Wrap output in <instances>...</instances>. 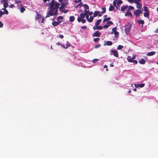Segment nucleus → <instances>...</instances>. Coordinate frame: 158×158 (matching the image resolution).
Listing matches in <instances>:
<instances>
[{"mask_svg": "<svg viewBox=\"0 0 158 158\" xmlns=\"http://www.w3.org/2000/svg\"><path fill=\"white\" fill-rule=\"evenodd\" d=\"M60 4L58 2L55 3L54 0H52L49 4L50 10L47 13L45 18L52 15H56L58 12V9Z\"/></svg>", "mask_w": 158, "mask_h": 158, "instance_id": "f257e3e1", "label": "nucleus"}, {"mask_svg": "<svg viewBox=\"0 0 158 158\" xmlns=\"http://www.w3.org/2000/svg\"><path fill=\"white\" fill-rule=\"evenodd\" d=\"M142 9H137L136 10L134 11V14L136 16L139 17L140 15L142 13Z\"/></svg>", "mask_w": 158, "mask_h": 158, "instance_id": "f03ea898", "label": "nucleus"}, {"mask_svg": "<svg viewBox=\"0 0 158 158\" xmlns=\"http://www.w3.org/2000/svg\"><path fill=\"white\" fill-rule=\"evenodd\" d=\"M61 22L62 21L61 20H58V21H53L52 23V24L53 26L56 27L59 25Z\"/></svg>", "mask_w": 158, "mask_h": 158, "instance_id": "7ed1b4c3", "label": "nucleus"}, {"mask_svg": "<svg viewBox=\"0 0 158 158\" xmlns=\"http://www.w3.org/2000/svg\"><path fill=\"white\" fill-rule=\"evenodd\" d=\"M101 35V33L98 31H96L93 34V37H100Z\"/></svg>", "mask_w": 158, "mask_h": 158, "instance_id": "20e7f679", "label": "nucleus"}, {"mask_svg": "<svg viewBox=\"0 0 158 158\" xmlns=\"http://www.w3.org/2000/svg\"><path fill=\"white\" fill-rule=\"evenodd\" d=\"M3 3V7L5 8H6L8 6V4L6 0H2L1 1Z\"/></svg>", "mask_w": 158, "mask_h": 158, "instance_id": "39448f33", "label": "nucleus"}, {"mask_svg": "<svg viewBox=\"0 0 158 158\" xmlns=\"http://www.w3.org/2000/svg\"><path fill=\"white\" fill-rule=\"evenodd\" d=\"M113 53V54L115 57H118V51L116 50H112L111 51Z\"/></svg>", "mask_w": 158, "mask_h": 158, "instance_id": "423d86ee", "label": "nucleus"}, {"mask_svg": "<svg viewBox=\"0 0 158 158\" xmlns=\"http://www.w3.org/2000/svg\"><path fill=\"white\" fill-rule=\"evenodd\" d=\"M84 13H81L80 15V17L82 19H83L85 18V15L88 14V11H84Z\"/></svg>", "mask_w": 158, "mask_h": 158, "instance_id": "0eeeda50", "label": "nucleus"}, {"mask_svg": "<svg viewBox=\"0 0 158 158\" xmlns=\"http://www.w3.org/2000/svg\"><path fill=\"white\" fill-rule=\"evenodd\" d=\"M128 7V6L127 5H123L121 7V10L123 11L125 10H127Z\"/></svg>", "mask_w": 158, "mask_h": 158, "instance_id": "6e6552de", "label": "nucleus"}, {"mask_svg": "<svg viewBox=\"0 0 158 158\" xmlns=\"http://www.w3.org/2000/svg\"><path fill=\"white\" fill-rule=\"evenodd\" d=\"M144 84L142 83L141 84H135V86L136 88H138L139 87H140L141 88L143 87L144 86Z\"/></svg>", "mask_w": 158, "mask_h": 158, "instance_id": "1a4fd4ad", "label": "nucleus"}, {"mask_svg": "<svg viewBox=\"0 0 158 158\" xmlns=\"http://www.w3.org/2000/svg\"><path fill=\"white\" fill-rule=\"evenodd\" d=\"M83 6L84 7V8H85V9L84 11H87L88 12V11H89V8L87 4H83Z\"/></svg>", "mask_w": 158, "mask_h": 158, "instance_id": "9d476101", "label": "nucleus"}, {"mask_svg": "<svg viewBox=\"0 0 158 158\" xmlns=\"http://www.w3.org/2000/svg\"><path fill=\"white\" fill-rule=\"evenodd\" d=\"M66 6V5L65 4H62L59 8V10L60 11H61L63 10V9L65 8Z\"/></svg>", "mask_w": 158, "mask_h": 158, "instance_id": "9b49d317", "label": "nucleus"}, {"mask_svg": "<svg viewBox=\"0 0 158 158\" xmlns=\"http://www.w3.org/2000/svg\"><path fill=\"white\" fill-rule=\"evenodd\" d=\"M137 22L139 24H142V27H143V25L144 23V22L143 20L142 19L139 20L137 21Z\"/></svg>", "mask_w": 158, "mask_h": 158, "instance_id": "f8f14e48", "label": "nucleus"}, {"mask_svg": "<svg viewBox=\"0 0 158 158\" xmlns=\"http://www.w3.org/2000/svg\"><path fill=\"white\" fill-rule=\"evenodd\" d=\"M156 53V52H149L146 55L147 56H152L155 55Z\"/></svg>", "mask_w": 158, "mask_h": 158, "instance_id": "ddd939ff", "label": "nucleus"}, {"mask_svg": "<svg viewBox=\"0 0 158 158\" xmlns=\"http://www.w3.org/2000/svg\"><path fill=\"white\" fill-rule=\"evenodd\" d=\"M136 7L138 9H141L142 7V4L140 3L136 4Z\"/></svg>", "mask_w": 158, "mask_h": 158, "instance_id": "4468645a", "label": "nucleus"}, {"mask_svg": "<svg viewBox=\"0 0 158 158\" xmlns=\"http://www.w3.org/2000/svg\"><path fill=\"white\" fill-rule=\"evenodd\" d=\"M127 59L128 61L130 62H132L133 59L132 58L129 56H127Z\"/></svg>", "mask_w": 158, "mask_h": 158, "instance_id": "2eb2a0df", "label": "nucleus"}, {"mask_svg": "<svg viewBox=\"0 0 158 158\" xmlns=\"http://www.w3.org/2000/svg\"><path fill=\"white\" fill-rule=\"evenodd\" d=\"M125 16H130L131 17L132 16V15L131 12L127 11V12L125 13Z\"/></svg>", "mask_w": 158, "mask_h": 158, "instance_id": "dca6fc26", "label": "nucleus"}, {"mask_svg": "<svg viewBox=\"0 0 158 158\" xmlns=\"http://www.w3.org/2000/svg\"><path fill=\"white\" fill-rule=\"evenodd\" d=\"M139 62L140 64H145L146 61L143 59H141L139 61Z\"/></svg>", "mask_w": 158, "mask_h": 158, "instance_id": "f3484780", "label": "nucleus"}, {"mask_svg": "<svg viewBox=\"0 0 158 158\" xmlns=\"http://www.w3.org/2000/svg\"><path fill=\"white\" fill-rule=\"evenodd\" d=\"M131 29L130 26H127L125 28L124 30L126 32H129Z\"/></svg>", "mask_w": 158, "mask_h": 158, "instance_id": "a211bd4d", "label": "nucleus"}, {"mask_svg": "<svg viewBox=\"0 0 158 158\" xmlns=\"http://www.w3.org/2000/svg\"><path fill=\"white\" fill-rule=\"evenodd\" d=\"M143 15L145 17L149 18V12H146L143 13Z\"/></svg>", "mask_w": 158, "mask_h": 158, "instance_id": "6ab92c4d", "label": "nucleus"}, {"mask_svg": "<svg viewBox=\"0 0 158 158\" xmlns=\"http://www.w3.org/2000/svg\"><path fill=\"white\" fill-rule=\"evenodd\" d=\"M114 6H113L112 5H111L110 6L109 8V10L110 11H111L112 10H114Z\"/></svg>", "mask_w": 158, "mask_h": 158, "instance_id": "aec40b11", "label": "nucleus"}, {"mask_svg": "<svg viewBox=\"0 0 158 158\" xmlns=\"http://www.w3.org/2000/svg\"><path fill=\"white\" fill-rule=\"evenodd\" d=\"M101 21H102V20L101 19H99L95 23V26H98L99 24L101 22Z\"/></svg>", "mask_w": 158, "mask_h": 158, "instance_id": "412c9836", "label": "nucleus"}, {"mask_svg": "<svg viewBox=\"0 0 158 158\" xmlns=\"http://www.w3.org/2000/svg\"><path fill=\"white\" fill-rule=\"evenodd\" d=\"M111 19V18L110 17H108L107 18H105L103 20V23L107 22L109 20H110Z\"/></svg>", "mask_w": 158, "mask_h": 158, "instance_id": "4be33fe9", "label": "nucleus"}, {"mask_svg": "<svg viewBox=\"0 0 158 158\" xmlns=\"http://www.w3.org/2000/svg\"><path fill=\"white\" fill-rule=\"evenodd\" d=\"M75 19V17L74 16H71L69 17V21L72 22H73Z\"/></svg>", "mask_w": 158, "mask_h": 158, "instance_id": "5701e85b", "label": "nucleus"}, {"mask_svg": "<svg viewBox=\"0 0 158 158\" xmlns=\"http://www.w3.org/2000/svg\"><path fill=\"white\" fill-rule=\"evenodd\" d=\"M134 8L133 6H129L128 7V8L127 10V11H129L131 10H134Z\"/></svg>", "mask_w": 158, "mask_h": 158, "instance_id": "b1692460", "label": "nucleus"}, {"mask_svg": "<svg viewBox=\"0 0 158 158\" xmlns=\"http://www.w3.org/2000/svg\"><path fill=\"white\" fill-rule=\"evenodd\" d=\"M106 44L108 46H110L112 45L113 43L111 41H107L106 42Z\"/></svg>", "mask_w": 158, "mask_h": 158, "instance_id": "393cba45", "label": "nucleus"}, {"mask_svg": "<svg viewBox=\"0 0 158 158\" xmlns=\"http://www.w3.org/2000/svg\"><path fill=\"white\" fill-rule=\"evenodd\" d=\"M99 13V12L98 11H95L94 13L93 16L94 17H96Z\"/></svg>", "mask_w": 158, "mask_h": 158, "instance_id": "a878e982", "label": "nucleus"}, {"mask_svg": "<svg viewBox=\"0 0 158 158\" xmlns=\"http://www.w3.org/2000/svg\"><path fill=\"white\" fill-rule=\"evenodd\" d=\"M26 10L25 8L23 6H21L20 9V11L21 13H23Z\"/></svg>", "mask_w": 158, "mask_h": 158, "instance_id": "bb28decb", "label": "nucleus"}, {"mask_svg": "<svg viewBox=\"0 0 158 158\" xmlns=\"http://www.w3.org/2000/svg\"><path fill=\"white\" fill-rule=\"evenodd\" d=\"M102 11L100 12V13L104 14L106 12V8L105 7L102 8Z\"/></svg>", "mask_w": 158, "mask_h": 158, "instance_id": "cd10ccee", "label": "nucleus"}, {"mask_svg": "<svg viewBox=\"0 0 158 158\" xmlns=\"http://www.w3.org/2000/svg\"><path fill=\"white\" fill-rule=\"evenodd\" d=\"M93 19H94L93 17L90 16V19H89V20L88 19V21L90 23H91L93 21Z\"/></svg>", "mask_w": 158, "mask_h": 158, "instance_id": "c85d7f7f", "label": "nucleus"}, {"mask_svg": "<svg viewBox=\"0 0 158 158\" xmlns=\"http://www.w3.org/2000/svg\"><path fill=\"white\" fill-rule=\"evenodd\" d=\"M134 3L136 4H138V3H140L141 2L140 0H133V1Z\"/></svg>", "mask_w": 158, "mask_h": 158, "instance_id": "c756f323", "label": "nucleus"}, {"mask_svg": "<svg viewBox=\"0 0 158 158\" xmlns=\"http://www.w3.org/2000/svg\"><path fill=\"white\" fill-rule=\"evenodd\" d=\"M143 10L145 12H149V10L148 9V8L146 6H144L143 7Z\"/></svg>", "mask_w": 158, "mask_h": 158, "instance_id": "7c9ffc66", "label": "nucleus"}, {"mask_svg": "<svg viewBox=\"0 0 158 158\" xmlns=\"http://www.w3.org/2000/svg\"><path fill=\"white\" fill-rule=\"evenodd\" d=\"M96 29H99V30H102L103 28V27L101 26H96Z\"/></svg>", "mask_w": 158, "mask_h": 158, "instance_id": "2f4dec72", "label": "nucleus"}, {"mask_svg": "<svg viewBox=\"0 0 158 158\" xmlns=\"http://www.w3.org/2000/svg\"><path fill=\"white\" fill-rule=\"evenodd\" d=\"M123 48V46L121 45H119L117 48V49L118 50H121Z\"/></svg>", "mask_w": 158, "mask_h": 158, "instance_id": "473e14b6", "label": "nucleus"}, {"mask_svg": "<svg viewBox=\"0 0 158 158\" xmlns=\"http://www.w3.org/2000/svg\"><path fill=\"white\" fill-rule=\"evenodd\" d=\"M100 40V39L98 38H94L93 40L95 42H97Z\"/></svg>", "mask_w": 158, "mask_h": 158, "instance_id": "72a5a7b5", "label": "nucleus"}, {"mask_svg": "<svg viewBox=\"0 0 158 158\" xmlns=\"http://www.w3.org/2000/svg\"><path fill=\"white\" fill-rule=\"evenodd\" d=\"M106 23H107V24L109 25V26L110 25H112L113 24V22L111 21H109L108 22H107Z\"/></svg>", "mask_w": 158, "mask_h": 158, "instance_id": "f704fd0d", "label": "nucleus"}, {"mask_svg": "<svg viewBox=\"0 0 158 158\" xmlns=\"http://www.w3.org/2000/svg\"><path fill=\"white\" fill-rule=\"evenodd\" d=\"M63 19V17L61 16H60L57 17V20L58 21V20H59V19L62 20Z\"/></svg>", "mask_w": 158, "mask_h": 158, "instance_id": "c9c22d12", "label": "nucleus"}, {"mask_svg": "<svg viewBox=\"0 0 158 158\" xmlns=\"http://www.w3.org/2000/svg\"><path fill=\"white\" fill-rule=\"evenodd\" d=\"M5 14L4 11H0V18L3 15Z\"/></svg>", "mask_w": 158, "mask_h": 158, "instance_id": "e433bc0d", "label": "nucleus"}, {"mask_svg": "<svg viewBox=\"0 0 158 158\" xmlns=\"http://www.w3.org/2000/svg\"><path fill=\"white\" fill-rule=\"evenodd\" d=\"M122 3L123 1L121 0H118L117 2V4L118 6L119 4H121Z\"/></svg>", "mask_w": 158, "mask_h": 158, "instance_id": "4c0bfd02", "label": "nucleus"}, {"mask_svg": "<svg viewBox=\"0 0 158 158\" xmlns=\"http://www.w3.org/2000/svg\"><path fill=\"white\" fill-rule=\"evenodd\" d=\"M83 4L82 2H81L80 4H78L76 6V8H77L78 6L81 7L83 6Z\"/></svg>", "mask_w": 158, "mask_h": 158, "instance_id": "58836bf2", "label": "nucleus"}, {"mask_svg": "<svg viewBox=\"0 0 158 158\" xmlns=\"http://www.w3.org/2000/svg\"><path fill=\"white\" fill-rule=\"evenodd\" d=\"M71 45L67 41V44L66 45V48H67L69 47H70Z\"/></svg>", "mask_w": 158, "mask_h": 158, "instance_id": "ea45409f", "label": "nucleus"}, {"mask_svg": "<svg viewBox=\"0 0 158 158\" xmlns=\"http://www.w3.org/2000/svg\"><path fill=\"white\" fill-rule=\"evenodd\" d=\"M81 0H74V2L76 3H79L81 2Z\"/></svg>", "mask_w": 158, "mask_h": 158, "instance_id": "a19ab883", "label": "nucleus"}, {"mask_svg": "<svg viewBox=\"0 0 158 158\" xmlns=\"http://www.w3.org/2000/svg\"><path fill=\"white\" fill-rule=\"evenodd\" d=\"M116 1H115V0L113 2V5H114V7L115 6L117 8V6L116 5V2H115Z\"/></svg>", "mask_w": 158, "mask_h": 158, "instance_id": "79ce46f5", "label": "nucleus"}, {"mask_svg": "<svg viewBox=\"0 0 158 158\" xmlns=\"http://www.w3.org/2000/svg\"><path fill=\"white\" fill-rule=\"evenodd\" d=\"M82 18H81L80 17H78L77 18V20L78 22H80L82 20Z\"/></svg>", "mask_w": 158, "mask_h": 158, "instance_id": "37998d69", "label": "nucleus"}, {"mask_svg": "<svg viewBox=\"0 0 158 158\" xmlns=\"http://www.w3.org/2000/svg\"><path fill=\"white\" fill-rule=\"evenodd\" d=\"M4 13L6 15H8L9 13L8 11L6 9H4Z\"/></svg>", "mask_w": 158, "mask_h": 158, "instance_id": "c03bdc74", "label": "nucleus"}, {"mask_svg": "<svg viewBox=\"0 0 158 158\" xmlns=\"http://www.w3.org/2000/svg\"><path fill=\"white\" fill-rule=\"evenodd\" d=\"M68 11V9H66L65 10H62L61 12H64V13L65 14L67 13Z\"/></svg>", "mask_w": 158, "mask_h": 158, "instance_id": "a18cd8bd", "label": "nucleus"}, {"mask_svg": "<svg viewBox=\"0 0 158 158\" xmlns=\"http://www.w3.org/2000/svg\"><path fill=\"white\" fill-rule=\"evenodd\" d=\"M112 30L114 32L116 31L117 30V27H114L112 28Z\"/></svg>", "mask_w": 158, "mask_h": 158, "instance_id": "49530a36", "label": "nucleus"}, {"mask_svg": "<svg viewBox=\"0 0 158 158\" xmlns=\"http://www.w3.org/2000/svg\"><path fill=\"white\" fill-rule=\"evenodd\" d=\"M15 6L13 4H10L9 6V7L11 8H13V7H14Z\"/></svg>", "mask_w": 158, "mask_h": 158, "instance_id": "de8ad7c7", "label": "nucleus"}, {"mask_svg": "<svg viewBox=\"0 0 158 158\" xmlns=\"http://www.w3.org/2000/svg\"><path fill=\"white\" fill-rule=\"evenodd\" d=\"M98 60V59H95L92 60V62L94 63H95Z\"/></svg>", "mask_w": 158, "mask_h": 158, "instance_id": "09e8293b", "label": "nucleus"}, {"mask_svg": "<svg viewBox=\"0 0 158 158\" xmlns=\"http://www.w3.org/2000/svg\"><path fill=\"white\" fill-rule=\"evenodd\" d=\"M109 27V25L107 24H106L104 25L103 27L104 28H108Z\"/></svg>", "mask_w": 158, "mask_h": 158, "instance_id": "8fccbe9b", "label": "nucleus"}, {"mask_svg": "<svg viewBox=\"0 0 158 158\" xmlns=\"http://www.w3.org/2000/svg\"><path fill=\"white\" fill-rule=\"evenodd\" d=\"M135 64H137L138 63L137 61L136 60H132V62Z\"/></svg>", "mask_w": 158, "mask_h": 158, "instance_id": "3c124183", "label": "nucleus"}, {"mask_svg": "<svg viewBox=\"0 0 158 158\" xmlns=\"http://www.w3.org/2000/svg\"><path fill=\"white\" fill-rule=\"evenodd\" d=\"M93 14V12H89V11H88V15H92Z\"/></svg>", "mask_w": 158, "mask_h": 158, "instance_id": "603ef678", "label": "nucleus"}, {"mask_svg": "<svg viewBox=\"0 0 158 158\" xmlns=\"http://www.w3.org/2000/svg\"><path fill=\"white\" fill-rule=\"evenodd\" d=\"M81 28L82 29H86L87 28V27L86 26H81Z\"/></svg>", "mask_w": 158, "mask_h": 158, "instance_id": "864d4df0", "label": "nucleus"}, {"mask_svg": "<svg viewBox=\"0 0 158 158\" xmlns=\"http://www.w3.org/2000/svg\"><path fill=\"white\" fill-rule=\"evenodd\" d=\"M3 26V24L0 21V27H2Z\"/></svg>", "mask_w": 158, "mask_h": 158, "instance_id": "5fc2aeb1", "label": "nucleus"}, {"mask_svg": "<svg viewBox=\"0 0 158 158\" xmlns=\"http://www.w3.org/2000/svg\"><path fill=\"white\" fill-rule=\"evenodd\" d=\"M81 21L82 23H85L86 20L85 19H82Z\"/></svg>", "mask_w": 158, "mask_h": 158, "instance_id": "6e6d98bb", "label": "nucleus"}, {"mask_svg": "<svg viewBox=\"0 0 158 158\" xmlns=\"http://www.w3.org/2000/svg\"><path fill=\"white\" fill-rule=\"evenodd\" d=\"M22 2L20 0H18V1H15V2L16 3H21Z\"/></svg>", "mask_w": 158, "mask_h": 158, "instance_id": "4d7b16f0", "label": "nucleus"}, {"mask_svg": "<svg viewBox=\"0 0 158 158\" xmlns=\"http://www.w3.org/2000/svg\"><path fill=\"white\" fill-rule=\"evenodd\" d=\"M86 15V19H87V20H88V19L89 20V15H88V14H86V15Z\"/></svg>", "mask_w": 158, "mask_h": 158, "instance_id": "13d9d810", "label": "nucleus"}, {"mask_svg": "<svg viewBox=\"0 0 158 158\" xmlns=\"http://www.w3.org/2000/svg\"><path fill=\"white\" fill-rule=\"evenodd\" d=\"M59 37L60 38L63 39L64 38V36L62 35H60Z\"/></svg>", "mask_w": 158, "mask_h": 158, "instance_id": "bf43d9fd", "label": "nucleus"}, {"mask_svg": "<svg viewBox=\"0 0 158 158\" xmlns=\"http://www.w3.org/2000/svg\"><path fill=\"white\" fill-rule=\"evenodd\" d=\"M114 33L115 35H117V34H118V32H117V31H116L114 32Z\"/></svg>", "mask_w": 158, "mask_h": 158, "instance_id": "052dcab7", "label": "nucleus"}, {"mask_svg": "<svg viewBox=\"0 0 158 158\" xmlns=\"http://www.w3.org/2000/svg\"><path fill=\"white\" fill-rule=\"evenodd\" d=\"M100 46V44H98V45H96L95 47H94V48H97L99 47Z\"/></svg>", "mask_w": 158, "mask_h": 158, "instance_id": "680f3d73", "label": "nucleus"}, {"mask_svg": "<svg viewBox=\"0 0 158 158\" xmlns=\"http://www.w3.org/2000/svg\"><path fill=\"white\" fill-rule=\"evenodd\" d=\"M60 45H61V46L62 47H63V48H65V49L67 48H66V47H65V46L64 45H62V44H60Z\"/></svg>", "mask_w": 158, "mask_h": 158, "instance_id": "e2e57ef3", "label": "nucleus"}, {"mask_svg": "<svg viewBox=\"0 0 158 158\" xmlns=\"http://www.w3.org/2000/svg\"><path fill=\"white\" fill-rule=\"evenodd\" d=\"M128 2H133V0H127Z\"/></svg>", "mask_w": 158, "mask_h": 158, "instance_id": "0e129e2a", "label": "nucleus"}, {"mask_svg": "<svg viewBox=\"0 0 158 158\" xmlns=\"http://www.w3.org/2000/svg\"><path fill=\"white\" fill-rule=\"evenodd\" d=\"M96 27V26H94L93 27V29L94 30H95V29H96V27Z\"/></svg>", "mask_w": 158, "mask_h": 158, "instance_id": "69168bd1", "label": "nucleus"}, {"mask_svg": "<svg viewBox=\"0 0 158 158\" xmlns=\"http://www.w3.org/2000/svg\"><path fill=\"white\" fill-rule=\"evenodd\" d=\"M110 66H111V67H113L114 66V65L113 64V63L110 64Z\"/></svg>", "mask_w": 158, "mask_h": 158, "instance_id": "338daca9", "label": "nucleus"}, {"mask_svg": "<svg viewBox=\"0 0 158 158\" xmlns=\"http://www.w3.org/2000/svg\"><path fill=\"white\" fill-rule=\"evenodd\" d=\"M104 68H107V65H105L104 66H103Z\"/></svg>", "mask_w": 158, "mask_h": 158, "instance_id": "774afa93", "label": "nucleus"}]
</instances>
